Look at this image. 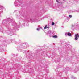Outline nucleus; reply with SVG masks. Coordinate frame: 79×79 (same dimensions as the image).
I'll use <instances>...</instances> for the list:
<instances>
[{"label":"nucleus","mask_w":79,"mask_h":79,"mask_svg":"<svg viewBox=\"0 0 79 79\" xmlns=\"http://www.w3.org/2000/svg\"><path fill=\"white\" fill-rule=\"evenodd\" d=\"M40 29H42V27H39V28H37V31H39Z\"/></svg>","instance_id":"obj_1"},{"label":"nucleus","mask_w":79,"mask_h":79,"mask_svg":"<svg viewBox=\"0 0 79 79\" xmlns=\"http://www.w3.org/2000/svg\"><path fill=\"white\" fill-rule=\"evenodd\" d=\"M50 34H51V31H48V35H50Z\"/></svg>","instance_id":"obj_2"},{"label":"nucleus","mask_w":79,"mask_h":79,"mask_svg":"<svg viewBox=\"0 0 79 79\" xmlns=\"http://www.w3.org/2000/svg\"><path fill=\"white\" fill-rule=\"evenodd\" d=\"M67 35H68V36H71V33L68 32Z\"/></svg>","instance_id":"obj_3"},{"label":"nucleus","mask_w":79,"mask_h":79,"mask_svg":"<svg viewBox=\"0 0 79 79\" xmlns=\"http://www.w3.org/2000/svg\"><path fill=\"white\" fill-rule=\"evenodd\" d=\"M53 38H57V35H54L52 37Z\"/></svg>","instance_id":"obj_4"},{"label":"nucleus","mask_w":79,"mask_h":79,"mask_svg":"<svg viewBox=\"0 0 79 79\" xmlns=\"http://www.w3.org/2000/svg\"><path fill=\"white\" fill-rule=\"evenodd\" d=\"M76 12H79V10H75L74 11H73V12H76Z\"/></svg>","instance_id":"obj_5"},{"label":"nucleus","mask_w":79,"mask_h":79,"mask_svg":"<svg viewBox=\"0 0 79 79\" xmlns=\"http://www.w3.org/2000/svg\"><path fill=\"white\" fill-rule=\"evenodd\" d=\"M54 24H55V23L54 22H52V25H53Z\"/></svg>","instance_id":"obj_6"},{"label":"nucleus","mask_w":79,"mask_h":79,"mask_svg":"<svg viewBox=\"0 0 79 79\" xmlns=\"http://www.w3.org/2000/svg\"><path fill=\"white\" fill-rule=\"evenodd\" d=\"M46 28H47L48 29H49V28H50L49 27H47V25H46Z\"/></svg>","instance_id":"obj_7"},{"label":"nucleus","mask_w":79,"mask_h":79,"mask_svg":"<svg viewBox=\"0 0 79 79\" xmlns=\"http://www.w3.org/2000/svg\"><path fill=\"white\" fill-rule=\"evenodd\" d=\"M65 36H67L68 35V33H65Z\"/></svg>","instance_id":"obj_8"},{"label":"nucleus","mask_w":79,"mask_h":79,"mask_svg":"<svg viewBox=\"0 0 79 79\" xmlns=\"http://www.w3.org/2000/svg\"><path fill=\"white\" fill-rule=\"evenodd\" d=\"M69 18H72V15H69Z\"/></svg>","instance_id":"obj_9"},{"label":"nucleus","mask_w":79,"mask_h":79,"mask_svg":"<svg viewBox=\"0 0 79 79\" xmlns=\"http://www.w3.org/2000/svg\"><path fill=\"white\" fill-rule=\"evenodd\" d=\"M47 28V26H45V27H44V29H45Z\"/></svg>","instance_id":"obj_10"},{"label":"nucleus","mask_w":79,"mask_h":79,"mask_svg":"<svg viewBox=\"0 0 79 79\" xmlns=\"http://www.w3.org/2000/svg\"><path fill=\"white\" fill-rule=\"evenodd\" d=\"M14 4H15V6H17V5H16V2H15Z\"/></svg>","instance_id":"obj_11"},{"label":"nucleus","mask_w":79,"mask_h":79,"mask_svg":"<svg viewBox=\"0 0 79 79\" xmlns=\"http://www.w3.org/2000/svg\"><path fill=\"white\" fill-rule=\"evenodd\" d=\"M74 25H72V27H74Z\"/></svg>","instance_id":"obj_12"},{"label":"nucleus","mask_w":79,"mask_h":79,"mask_svg":"<svg viewBox=\"0 0 79 79\" xmlns=\"http://www.w3.org/2000/svg\"><path fill=\"white\" fill-rule=\"evenodd\" d=\"M56 1L57 2H58V0H56Z\"/></svg>","instance_id":"obj_13"},{"label":"nucleus","mask_w":79,"mask_h":79,"mask_svg":"<svg viewBox=\"0 0 79 79\" xmlns=\"http://www.w3.org/2000/svg\"><path fill=\"white\" fill-rule=\"evenodd\" d=\"M65 79H68V78H67L66 79L65 78Z\"/></svg>","instance_id":"obj_14"}]
</instances>
